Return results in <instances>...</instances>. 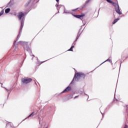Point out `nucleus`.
<instances>
[{
  "label": "nucleus",
  "instance_id": "nucleus-20",
  "mask_svg": "<svg viewBox=\"0 0 128 128\" xmlns=\"http://www.w3.org/2000/svg\"><path fill=\"white\" fill-rule=\"evenodd\" d=\"M76 10H78V8H76V10H72V12H74V11Z\"/></svg>",
  "mask_w": 128,
  "mask_h": 128
},
{
  "label": "nucleus",
  "instance_id": "nucleus-17",
  "mask_svg": "<svg viewBox=\"0 0 128 128\" xmlns=\"http://www.w3.org/2000/svg\"><path fill=\"white\" fill-rule=\"evenodd\" d=\"M106 62H112V60L110 59H108L106 60Z\"/></svg>",
  "mask_w": 128,
  "mask_h": 128
},
{
  "label": "nucleus",
  "instance_id": "nucleus-1",
  "mask_svg": "<svg viewBox=\"0 0 128 128\" xmlns=\"http://www.w3.org/2000/svg\"><path fill=\"white\" fill-rule=\"evenodd\" d=\"M18 18H19V20L20 21L21 23V26L19 34L17 36L16 40H15L14 41V44L15 42H16L18 40L20 39V34L22 33V28H24V14L22 12H20L18 14Z\"/></svg>",
  "mask_w": 128,
  "mask_h": 128
},
{
  "label": "nucleus",
  "instance_id": "nucleus-24",
  "mask_svg": "<svg viewBox=\"0 0 128 128\" xmlns=\"http://www.w3.org/2000/svg\"><path fill=\"white\" fill-rule=\"evenodd\" d=\"M36 2H38V0H36Z\"/></svg>",
  "mask_w": 128,
  "mask_h": 128
},
{
  "label": "nucleus",
  "instance_id": "nucleus-11",
  "mask_svg": "<svg viewBox=\"0 0 128 128\" xmlns=\"http://www.w3.org/2000/svg\"><path fill=\"white\" fill-rule=\"evenodd\" d=\"M74 48V46H72L71 48L68 50L69 52H73L72 48Z\"/></svg>",
  "mask_w": 128,
  "mask_h": 128
},
{
  "label": "nucleus",
  "instance_id": "nucleus-13",
  "mask_svg": "<svg viewBox=\"0 0 128 128\" xmlns=\"http://www.w3.org/2000/svg\"><path fill=\"white\" fill-rule=\"evenodd\" d=\"M118 20L120 19L118 18V19L114 20V21L112 22V24H114L118 22Z\"/></svg>",
  "mask_w": 128,
  "mask_h": 128
},
{
  "label": "nucleus",
  "instance_id": "nucleus-22",
  "mask_svg": "<svg viewBox=\"0 0 128 128\" xmlns=\"http://www.w3.org/2000/svg\"><path fill=\"white\" fill-rule=\"evenodd\" d=\"M78 98V96H76L74 98Z\"/></svg>",
  "mask_w": 128,
  "mask_h": 128
},
{
  "label": "nucleus",
  "instance_id": "nucleus-5",
  "mask_svg": "<svg viewBox=\"0 0 128 128\" xmlns=\"http://www.w3.org/2000/svg\"><path fill=\"white\" fill-rule=\"evenodd\" d=\"M72 90V87L68 86L62 92V94H64V92H68Z\"/></svg>",
  "mask_w": 128,
  "mask_h": 128
},
{
  "label": "nucleus",
  "instance_id": "nucleus-16",
  "mask_svg": "<svg viewBox=\"0 0 128 128\" xmlns=\"http://www.w3.org/2000/svg\"><path fill=\"white\" fill-rule=\"evenodd\" d=\"M32 116V113L30 115H29L26 118H30V116Z\"/></svg>",
  "mask_w": 128,
  "mask_h": 128
},
{
  "label": "nucleus",
  "instance_id": "nucleus-7",
  "mask_svg": "<svg viewBox=\"0 0 128 128\" xmlns=\"http://www.w3.org/2000/svg\"><path fill=\"white\" fill-rule=\"evenodd\" d=\"M24 48L26 50L27 52H32V49L30 48V46H24Z\"/></svg>",
  "mask_w": 128,
  "mask_h": 128
},
{
  "label": "nucleus",
  "instance_id": "nucleus-8",
  "mask_svg": "<svg viewBox=\"0 0 128 128\" xmlns=\"http://www.w3.org/2000/svg\"><path fill=\"white\" fill-rule=\"evenodd\" d=\"M85 14H82L80 15H74V18H82L84 16Z\"/></svg>",
  "mask_w": 128,
  "mask_h": 128
},
{
  "label": "nucleus",
  "instance_id": "nucleus-12",
  "mask_svg": "<svg viewBox=\"0 0 128 128\" xmlns=\"http://www.w3.org/2000/svg\"><path fill=\"white\" fill-rule=\"evenodd\" d=\"M108 2H110V4H114L115 3L112 2L110 0H106Z\"/></svg>",
  "mask_w": 128,
  "mask_h": 128
},
{
  "label": "nucleus",
  "instance_id": "nucleus-23",
  "mask_svg": "<svg viewBox=\"0 0 128 128\" xmlns=\"http://www.w3.org/2000/svg\"><path fill=\"white\" fill-rule=\"evenodd\" d=\"M57 2H60V0H56Z\"/></svg>",
  "mask_w": 128,
  "mask_h": 128
},
{
  "label": "nucleus",
  "instance_id": "nucleus-25",
  "mask_svg": "<svg viewBox=\"0 0 128 128\" xmlns=\"http://www.w3.org/2000/svg\"><path fill=\"white\" fill-rule=\"evenodd\" d=\"M32 56H34V55H32Z\"/></svg>",
  "mask_w": 128,
  "mask_h": 128
},
{
  "label": "nucleus",
  "instance_id": "nucleus-3",
  "mask_svg": "<svg viewBox=\"0 0 128 128\" xmlns=\"http://www.w3.org/2000/svg\"><path fill=\"white\" fill-rule=\"evenodd\" d=\"M22 84H30L32 82V78H30L28 77H24L22 79Z\"/></svg>",
  "mask_w": 128,
  "mask_h": 128
},
{
  "label": "nucleus",
  "instance_id": "nucleus-21",
  "mask_svg": "<svg viewBox=\"0 0 128 128\" xmlns=\"http://www.w3.org/2000/svg\"><path fill=\"white\" fill-rule=\"evenodd\" d=\"M14 2V0H10L9 4H10V2Z\"/></svg>",
  "mask_w": 128,
  "mask_h": 128
},
{
  "label": "nucleus",
  "instance_id": "nucleus-18",
  "mask_svg": "<svg viewBox=\"0 0 128 128\" xmlns=\"http://www.w3.org/2000/svg\"><path fill=\"white\" fill-rule=\"evenodd\" d=\"M128 128V125L126 124L124 126V128Z\"/></svg>",
  "mask_w": 128,
  "mask_h": 128
},
{
  "label": "nucleus",
  "instance_id": "nucleus-9",
  "mask_svg": "<svg viewBox=\"0 0 128 128\" xmlns=\"http://www.w3.org/2000/svg\"><path fill=\"white\" fill-rule=\"evenodd\" d=\"M32 0H29L28 4H26V6H32Z\"/></svg>",
  "mask_w": 128,
  "mask_h": 128
},
{
  "label": "nucleus",
  "instance_id": "nucleus-19",
  "mask_svg": "<svg viewBox=\"0 0 128 128\" xmlns=\"http://www.w3.org/2000/svg\"><path fill=\"white\" fill-rule=\"evenodd\" d=\"M5 89L6 90L7 92H10V90L8 89V88H5Z\"/></svg>",
  "mask_w": 128,
  "mask_h": 128
},
{
  "label": "nucleus",
  "instance_id": "nucleus-10",
  "mask_svg": "<svg viewBox=\"0 0 128 128\" xmlns=\"http://www.w3.org/2000/svg\"><path fill=\"white\" fill-rule=\"evenodd\" d=\"M10 12V8H6L5 10L6 14H8V12Z\"/></svg>",
  "mask_w": 128,
  "mask_h": 128
},
{
  "label": "nucleus",
  "instance_id": "nucleus-14",
  "mask_svg": "<svg viewBox=\"0 0 128 128\" xmlns=\"http://www.w3.org/2000/svg\"><path fill=\"white\" fill-rule=\"evenodd\" d=\"M80 35L78 34V36H77V37H76V40H75V42H76V40H78V38H80Z\"/></svg>",
  "mask_w": 128,
  "mask_h": 128
},
{
  "label": "nucleus",
  "instance_id": "nucleus-6",
  "mask_svg": "<svg viewBox=\"0 0 128 128\" xmlns=\"http://www.w3.org/2000/svg\"><path fill=\"white\" fill-rule=\"evenodd\" d=\"M18 43L20 44V46H28V42H24V41H20L19 42H18Z\"/></svg>",
  "mask_w": 128,
  "mask_h": 128
},
{
  "label": "nucleus",
  "instance_id": "nucleus-15",
  "mask_svg": "<svg viewBox=\"0 0 128 128\" xmlns=\"http://www.w3.org/2000/svg\"><path fill=\"white\" fill-rule=\"evenodd\" d=\"M2 14H4V10H2L0 12V16H2Z\"/></svg>",
  "mask_w": 128,
  "mask_h": 128
},
{
  "label": "nucleus",
  "instance_id": "nucleus-4",
  "mask_svg": "<svg viewBox=\"0 0 128 128\" xmlns=\"http://www.w3.org/2000/svg\"><path fill=\"white\" fill-rule=\"evenodd\" d=\"M113 6L115 8V10L116 12V13L118 14H122V12H120V6H118V4L115 3Z\"/></svg>",
  "mask_w": 128,
  "mask_h": 128
},
{
  "label": "nucleus",
  "instance_id": "nucleus-2",
  "mask_svg": "<svg viewBox=\"0 0 128 128\" xmlns=\"http://www.w3.org/2000/svg\"><path fill=\"white\" fill-rule=\"evenodd\" d=\"M86 78V74H84V73H76V75L74 76V79L76 78V80H82L84 78Z\"/></svg>",
  "mask_w": 128,
  "mask_h": 128
}]
</instances>
